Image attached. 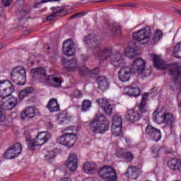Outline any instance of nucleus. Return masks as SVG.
I'll use <instances>...</instances> for the list:
<instances>
[{"label": "nucleus", "mask_w": 181, "mask_h": 181, "mask_svg": "<svg viewBox=\"0 0 181 181\" xmlns=\"http://www.w3.org/2000/svg\"><path fill=\"white\" fill-rule=\"evenodd\" d=\"M89 128L93 134H104L110 129V122L104 115H96L89 122Z\"/></svg>", "instance_id": "f03ea898"}, {"label": "nucleus", "mask_w": 181, "mask_h": 181, "mask_svg": "<svg viewBox=\"0 0 181 181\" xmlns=\"http://www.w3.org/2000/svg\"><path fill=\"white\" fill-rule=\"evenodd\" d=\"M112 32L117 36H119L122 32L121 27L120 26L113 27Z\"/></svg>", "instance_id": "09e8293b"}, {"label": "nucleus", "mask_w": 181, "mask_h": 181, "mask_svg": "<svg viewBox=\"0 0 181 181\" xmlns=\"http://www.w3.org/2000/svg\"><path fill=\"white\" fill-rule=\"evenodd\" d=\"M69 161L66 163V166L71 172H76L77 170V166L78 165V158L74 153L69 154Z\"/></svg>", "instance_id": "f3484780"}, {"label": "nucleus", "mask_w": 181, "mask_h": 181, "mask_svg": "<svg viewBox=\"0 0 181 181\" xmlns=\"http://www.w3.org/2000/svg\"><path fill=\"white\" fill-rule=\"evenodd\" d=\"M96 169H98V166L94 163L87 161L83 164V170L85 173L93 175V173L95 172Z\"/></svg>", "instance_id": "7c9ffc66"}, {"label": "nucleus", "mask_w": 181, "mask_h": 181, "mask_svg": "<svg viewBox=\"0 0 181 181\" xmlns=\"http://www.w3.org/2000/svg\"><path fill=\"white\" fill-rule=\"evenodd\" d=\"M87 15V12L86 11H82V12H78V13H76L72 16H71L69 19H76L77 18H81V16H84Z\"/></svg>", "instance_id": "49530a36"}, {"label": "nucleus", "mask_w": 181, "mask_h": 181, "mask_svg": "<svg viewBox=\"0 0 181 181\" xmlns=\"http://www.w3.org/2000/svg\"><path fill=\"white\" fill-rule=\"evenodd\" d=\"M131 74H132V69L131 67L127 66H121L119 71H118L119 79L123 83L129 81Z\"/></svg>", "instance_id": "f8f14e48"}, {"label": "nucleus", "mask_w": 181, "mask_h": 181, "mask_svg": "<svg viewBox=\"0 0 181 181\" xmlns=\"http://www.w3.org/2000/svg\"><path fill=\"white\" fill-rule=\"evenodd\" d=\"M126 6H130L132 8H134V6H135V4L130 3L129 4H127Z\"/></svg>", "instance_id": "864d4df0"}, {"label": "nucleus", "mask_w": 181, "mask_h": 181, "mask_svg": "<svg viewBox=\"0 0 181 181\" xmlns=\"http://www.w3.org/2000/svg\"><path fill=\"white\" fill-rule=\"evenodd\" d=\"M138 168H136L135 166H133L127 170L126 175L129 176V179L135 180L138 179Z\"/></svg>", "instance_id": "473e14b6"}, {"label": "nucleus", "mask_w": 181, "mask_h": 181, "mask_svg": "<svg viewBox=\"0 0 181 181\" xmlns=\"http://www.w3.org/2000/svg\"><path fill=\"white\" fill-rule=\"evenodd\" d=\"M180 142H181V135H180Z\"/></svg>", "instance_id": "e2e57ef3"}, {"label": "nucleus", "mask_w": 181, "mask_h": 181, "mask_svg": "<svg viewBox=\"0 0 181 181\" xmlns=\"http://www.w3.org/2000/svg\"><path fill=\"white\" fill-rule=\"evenodd\" d=\"M33 81L36 83H46L47 71L44 67H36L31 69Z\"/></svg>", "instance_id": "0eeeda50"}, {"label": "nucleus", "mask_w": 181, "mask_h": 181, "mask_svg": "<svg viewBox=\"0 0 181 181\" xmlns=\"http://www.w3.org/2000/svg\"><path fill=\"white\" fill-rule=\"evenodd\" d=\"M47 108L50 112H57L60 111V105L57 103V99L51 98L47 103Z\"/></svg>", "instance_id": "bb28decb"}, {"label": "nucleus", "mask_w": 181, "mask_h": 181, "mask_svg": "<svg viewBox=\"0 0 181 181\" xmlns=\"http://www.w3.org/2000/svg\"><path fill=\"white\" fill-rule=\"evenodd\" d=\"M47 2H50V0H42L41 4H46Z\"/></svg>", "instance_id": "5fc2aeb1"}, {"label": "nucleus", "mask_w": 181, "mask_h": 181, "mask_svg": "<svg viewBox=\"0 0 181 181\" xmlns=\"http://www.w3.org/2000/svg\"><path fill=\"white\" fill-rule=\"evenodd\" d=\"M77 141V134L73 133L64 134L59 137L57 138V143L60 145H64L67 148H72L74 146Z\"/></svg>", "instance_id": "423d86ee"}, {"label": "nucleus", "mask_w": 181, "mask_h": 181, "mask_svg": "<svg viewBox=\"0 0 181 181\" xmlns=\"http://www.w3.org/2000/svg\"><path fill=\"white\" fill-rule=\"evenodd\" d=\"M52 138V134L49 132H40L34 139L37 146H42L45 145Z\"/></svg>", "instance_id": "dca6fc26"}, {"label": "nucleus", "mask_w": 181, "mask_h": 181, "mask_svg": "<svg viewBox=\"0 0 181 181\" xmlns=\"http://www.w3.org/2000/svg\"><path fill=\"white\" fill-rule=\"evenodd\" d=\"M151 36L152 31H151V27L149 26H146V28L132 33L133 39L137 42H141L143 45L148 43V42L151 40Z\"/></svg>", "instance_id": "20e7f679"}, {"label": "nucleus", "mask_w": 181, "mask_h": 181, "mask_svg": "<svg viewBox=\"0 0 181 181\" xmlns=\"http://www.w3.org/2000/svg\"><path fill=\"white\" fill-rule=\"evenodd\" d=\"M99 2H104V1H99Z\"/></svg>", "instance_id": "0e129e2a"}, {"label": "nucleus", "mask_w": 181, "mask_h": 181, "mask_svg": "<svg viewBox=\"0 0 181 181\" xmlns=\"http://www.w3.org/2000/svg\"><path fill=\"white\" fill-rule=\"evenodd\" d=\"M40 4H42V3H37V4L34 5V8H37V6L40 5Z\"/></svg>", "instance_id": "4d7b16f0"}, {"label": "nucleus", "mask_w": 181, "mask_h": 181, "mask_svg": "<svg viewBox=\"0 0 181 181\" xmlns=\"http://www.w3.org/2000/svg\"><path fill=\"white\" fill-rule=\"evenodd\" d=\"M56 158V152L54 151H48L45 153V160L49 163H53Z\"/></svg>", "instance_id": "c9c22d12"}, {"label": "nucleus", "mask_w": 181, "mask_h": 181, "mask_svg": "<svg viewBox=\"0 0 181 181\" xmlns=\"http://www.w3.org/2000/svg\"><path fill=\"white\" fill-rule=\"evenodd\" d=\"M25 32H29V30H25Z\"/></svg>", "instance_id": "69168bd1"}, {"label": "nucleus", "mask_w": 181, "mask_h": 181, "mask_svg": "<svg viewBox=\"0 0 181 181\" xmlns=\"http://www.w3.org/2000/svg\"><path fill=\"white\" fill-rule=\"evenodd\" d=\"M160 151H162V148L160 147H153L152 153L153 158H158L159 156V154L160 153Z\"/></svg>", "instance_id": "a18cd8bd"}, {"label": "nucleus", "mask_w": 181, "mask_h": 181, "mask_svg": "<svg viewBox=\"0 0 181 181\" xmlns=\"http://www.w3.org/2000/svg\"><path fill=\"white\" fill-rule=\"evenodd\" d=\"M112 127H122V117L118 115L113 117Z\"/></svg>", "instance_id": "ea45409f"}, {"label": "nucleus", "mask_w": 181, "mask_h": 181, "mask_svg": "<svg viewBox=\"0 0 181 181\" xmlns=\"http://www.w3.org/2000/svg\"><path fill=\"white\" fill-rule=\"evenodd\" d=\"M4 48V44H0V50H2Z\"/></svg>", "instance_id": "13d9d810"}, {"label": "nucleus", "mask_w": 181, "mask_h": 181, "mask_svg": "<svg viewBox=\"0 0 181 181\" xmlns=\"http://www.w3.org/2000/svg\"><path fill=\"white\" fill-rule=\"evenodd\" d=\"M152 62L158 70L168 69V74L175 86L176 90L181 91V64L177 63L166 65L165 62L156 54H153Z\"/></svg>", "instance_id": "f257e3e1"}, {"label": "nucleus", "mask_w": 181, "mask_h": 181, "mask_svg": "<svg viewBox=\"0 0 181 181\" xmlns=\"http://www.w3.org/2000/svg\"><path fill=\"white\" fill-rule=\"evenodd\" d=\"M96 103L106 115H111L112 114V106L107 100L98 98Z\"/></svg>", "instance_id": "ddd939ff"}, {"label": "nucleus", "mask_w": 181, "mask_h": 181, "mask_svg": "<svg viewBox=\"0 0 181 181\" xmlns=\"http://www.w3.org/2000/svg\"><path fill=\"white\" fill-rule=\"evenodd\" d=\"M92 107L91 100L86 99L82 102L81 111L82 112H87V111H90Z\"/></svg>", "instance_id": "e433bc0d"}, {"label": "nucleus", "mask_w": 181, "mask_h": 181, "mask_svg": "<svg viewBox=\"0 0 181 181\" xmlns=\"http://www.w3.org/2000/svg\"><path fill=\"white\" fill-rule=\"evenodd\" d=\"M100 177L105 181H117V173L115 169L110 165L103 166L98 172Z\"/></svg>", "instance_id": "39448f33"}, {"label": "nucleus", "mask_w": 181, "mask_h": 181, "mask_svg": "<svg viewBox=\"0 0 181 181\" xmlns=\"http://www.w3.org/2000/svg\"><path fill=\"white\" fill-rule=\"evenodd\" d=\"M162 36H163V33L160 30H156L152 37V40L153 42H159L160 39H162Z\"/></svg>", "instance_id": "37998d69"}, {"label": "nucleus", "mask_w": 181, "mask_h": 181, "mask_svg": "<svg viewBox=\"0 0 181 181\" xmlns=\"http://www.w3.org/2000/svg\"><path fill=\"white\" fill-rule=\"evenodd\" d=\"M122 132V126H112V135L114 136H119Z\"/></svg>", "instance_id": "a19ab883"}, {"label": "nucleus", "mask_w": 181, "mask_h": 181, "mask_svg": "<svg viewBox=\"0 0 181 181\" xmlns=\"http://www.w3.org/2000/svg\"><path fill=\"white\" fill-rule=\"evenodd\" d=\"M146 71H148V73H147V74L145 75V76H150V75H151V70L147 69Z\"/></svg>", "instance_id": "6e6d98bb"}, {"label": "nucleus", "mask_w": 181, "mask_h": 181, "mask_svg": "<svg viewBox=\"0 0 181 181\" xmlns=\"http://www.w3.org/2000/svg\"><path fill=\"white\" fill-rule=\"evenodd\" d=\"M125 94L132 97H139L141 95V89L136 84L132 83L130 86L125 88Z\"/></svg>", "instance_id": "412c9836"}, {"label": "nucleus", "mask_w": 181, "mask_h": 181, "mask_svg": "<svg viewBox=\"0 0 181 181\" xmlns=\"http://www.w3.org/2000/svg\"><path fill=\"white\" fill-rule=\"evenodd\" d=\"M112 54V49L110 47L104 48L100 53L99 57L100 60H107L109 57H111Z\"/></svg>", "instance_id": "2f4dec72"}, {"label": "nucleus", "mask_w": 181, "mask_h": 181, "mask_svg": "<svg viewBox=\"0 0 181 181\" xmlns=\"http://www.w3.org/2000/svg\"><path fill=\"white\" fill-rule=\"evenodd\" d=\"M15 91V88L11 81H0V98H6Z\"/></svg>", "instance_id": "6e6552de"}, {"label": "nucleus", "mask_w": 181, "mask_h": 181, "mask_svg": "<svg viewBox=\"0 0 181 181\" xmlns=\"http://www.w3.org/2000/svg\"><path fill=\"white\" fill-rule=\"evenodd\" d=\"M16 104H18V98L13 97L12 100L3 103L2 105H0V119L4 116L2 113V110L4 111H11V110H13L15 107H16Z\"/></svg>", "instance_id": "4468645a"}, {"label": "nucleus", "mask_w": 181, "mask_h": 181, "mask_svg": "<svg viewBox=\"0 0 181 181\" xmlns=\"http://www.w3.org/2000/svg\"><path fill=\"white\" fill-rule=\"evenodd\" d=\"M134 54H136V50H134Z\"/></svg>", "instance_id": "052dcab7"}, {"label": "nucleus", "mask_w": 181, "mask_h": 181, "mask_svg": "<svg viewBox=\"0 0 181 181\" xmlns=\"http://www.w3.org/2000/svg\"><path fill=\"white\" fill-rule=\"evenodd\" d=\"M130 59H134V56L130 57Z\"/></svg>", "instance_id": "680f3d73"}, {"label": "nucleus", "mask_w": 181, "mask_h": 181, "mask_svg": "<svg viewBox=\"0 0 181 181\" xmlns=\"http://www.w3.org/2000/svg\"><path fill=\"white\" fill-rule=\"evenodd\" d=\"M84 42L89 45V47L94 49V47H97L100 42L97 40L93 34H88L84 38Z\"/></svg>", "instance_id": "c756f323"}, {"label": "nucleus", "mask_w": 181, "mask_h": 181, "mask_svg": "<svg viewBox=\"0 0 181 181\" xmlns=\"http://www.w3.org/2000/svg\"><path fill=\"white\" fill-rule=\"evenodd\" d=\"M71 95L75 98H81L83 96V92L78 89H76L72 92Z\"/></svg>", "instance_id": "de8ad7c7"}, {"label": "nucleus", "mask_w": 181, "mask_h": 181, "mask_svg": "<svg viewBox=\"0 0 181 181\" xmlns=\"http://www.w3.org/2000/svg\"><path fill=\"white\" fill-rule=\"evenodd\" d=\"M110 63L114 66V67H115V69H118V67H122L121 66H122L125 62L124 61V59H122V55L117 53L112 55L110 59Z\"/></svg>", "instance_id": "b1692460"}, {"label": "nucleus", "mask_w": 181, "mask_h": 181, "mask_svg": "<svg viewBox=\"0 0 181 181\" xmlns=\"http://www.w3.org/2000/svg\"><path fill=\"white\" fill-rule=\"evenodd\" d=\"M62 53L65 56L70 57L76 54V48L74 47V41L71 39L66 40L62 45Z\"/></svg>", "instance_id": "9b49d317"}, {"label": "nucleus", "mask_w": 181, "mask_h": 181, "mask_svg": "<svg viewBox=\"0 0 181 181\" xmlns=\"http://www.w3.org/2000/svg\"><path fill=\"white\" fill-rule=\"evenodd\" d=\"M125 118L129 122H137V121L141 119V115L137 111H135V110H130L127 111Z\"/></svg>", "instance_id": "4be33fe9"}, {"label": "nucleus", "mask_w": 181, "mask_h": 181, "mask_svg": "<svg viewBox=\"0 0 181 181\" xmlns=\"http://www.w3.org/2000/svg\"><path fill=\"white\" fill-rule=\"evenodd\" d=\"M21 152L22 144L16 143L6 151L4 158L6 159H15V158H18L21 155Z\"/></svg>", "instance_id": "1a4fd4ad"}, {"label": "nucleus", "mask_w": 181, "mask_h": 181, "mask_svg": "<svg viewBox=\"0 0 181 181\" xmlns=\"http://www.w3.org/2000/svg\"><path fill=\"white\" fill-rule=\"evenodd\" d=\"M59 119H66L67 117L66 116H64L63 115H61L59 116Z\"/></svg>", "instance_id": "603ef678"}, {"label": "nucleus", "mask_w": 181, "mask_h": 181, "mask_svg": "<svg viewBox=\"0 0 181 181\" xmlns=\"http://www.w3.org/2000/svg\"><path fill=\"white\" fill-rule=\"evenodd\" d=\"M53 13H57V16H66L69 12L62 7L52 8Z\"/></svg>", "instance_id": "58836bf2"}, {"label": "nucleus", "mask_w": 181, "mask_h": 181, "mask_svg": "<svg viewBox=\"0 0 181 181\" xmlns=\"http://www.w3.org/2000/svg\"><path fill=\"white\" fill-rule=\"evenodd\" d=\"M25 142H26L28 148L30 149V151H35L36 146H37V144L35 139L32 140L30 137H26Z\"/></svg>", "instance_id": "4c0bfd02"}, {"label": "nucleus", "mask_w": 181, "mask_h": 181, "mask_svg": "<svg viewBox=\"0 0 181 181\" xmlns=\"http://www.w3.org/2000/svg\"><path fill=\"white\" fill-rule=\"evenodd\" d=\"M2 4L4 6H9L11 5V1L10 0H2Z\"/></svg>", "instance_id": "3c124183"}, {"label": "nucleus", "mask_w": 181, "mask_h": 181, "mask_svg": "<svg viewBox=\"0 0 181 181\" xmlns=\"http://www.w3.org/2000/svg\"><path fill=\"white\" fill-rule=\"evenodd\" d=\"M130 52H132V49H130Z\"/></svg>", "instance_id": "338daca9"}, {"label": "nucleus", "mask_w": 181, "mask_h": 181, "mask_svg": "<svg viewBox=\"0 0 181 181\" xmlns=\"http://www.w3.org/2000/svg\"><path fill=\"white\" fill-rule=\"evenodd\" d=\"M149 98V93H144L141 95V100L139 105V110L141 114H146L148 112V99Z\"/></svg>", "instance_id": "aec40b11"}, {"label": "nucleus", "mask_w": 181, "mask_h": 181, "mask_svg": "<svg viewBox=\"0 0 181 181\" xmlns=\"http://www.w3.org/2000/svg\"><path fill=\"white\" fill-rule=\"evenodd\" d=\"M122 158L126 159L127 162H132L134 160V154L131 153V152H127L122 156Z\"/></svg>", "instance_id": "c03bdc74"}, {"label": "nucleus", "mask_w": 181, "mask_h": 181, "mask_svg": "<svg viewBox=\"0 0 181 181\" xmlns=\"http://www.w3.org/2000/svg\"><path fill=\"white\" fill-rule=\"evenodd\" d=\"M35 115H36L35 107L30 106L26 107L25 110L21 113V118L23 120L26 118H34Z\"/></svg>", "instance_id": "c85d7f7f"}, {"label": "nucleus", "mask_w": 181, "mask_h": 181, "mask_svg": "<svg viewBox=\"0 0 181 181\" xmlns=\"http://www.w3.org/2000/svg\"><path fill=\"white\" fill-rule=\"evenodd\" d=\"M64 69L68 70V71H76V70H77V68L78 67V66L77 65V59H72L65 61L64 62Z\"/></svg>", "instance_id": "a878e982"}, {"label": "nucleus", "mask_w": 181, "mask_h": 181, "mask_svg": "<svg viewBox=\"0 0 181 181\" xmlns=\"http://www.w3.org/2000/svg\"><path fill=\"white\" fill-rule=\"evenodd\" d=\"M146 66V61L142 58H137L132 64V69L137 74H142L145 71V66Z\"/></svg>", "instance_id": "2eb2a0df"}, {"label": "nucleus", "mask_w": 181, "mask_h": 181, "mask_svg": "<svg viewBox=\"0 0 181 181\" xmlns=\"http://www.w3.org/2000/svg\"><path fill=\"white\" fill-rule=\"evenodd\" d=\"M100 67H95L92 70L88 69V68L86 66H83L79 69L78 74L82 77L84 76H90V77H95V76H98L100 74Z\"/></svg>", "instance_id": "a211bd4d"}, {"label": "nucleus", "mask_w": 181, "mask_h": 181, "mask_svg": "<svg viewBox=\"0 0 181 181\" xmlns=\"http://www.w3.org/2000/svg\"><path fill=\"white\" fill-rule=\"evenodd\" d=\"M153 119L157 124H163V122H165V113L160 115H159V112H158V111L153 112Z\"/></svg>", "instance_id": "f704fd0d"}, {"label": "nucleus", "mask_w": 181, "mask_h": 181, "mask_svg": "<svg viewBox=\"0 0 181 181\" xmlns=\"http://www.w3.org/2000/svg\"><path fill=\"white\" fill-rule=\"evenodd\" d=\"M11 80L18 86H23L26 82V71L22 66H16L12 69Z\"/></svg>", "instance_id": "7ed1b4c3"}, {"label": "nucleus", "mask_w": 181, "mask_h": 181, "mask_svg": "<svg viewBox=\"0 0 181 181\" xmlns=\"http://www.w3.org/2000/svg\"><path fill=\"white\" fill-rule=\"evenodd\" d=\"M33 93V88H25V89L20 91L18 94V98L20 100H23L25 97H28V95H30Z\"/></svg>", "instance_id": "72a5a7b5"}, {"label": "nucleus", "mask_w": 181, "mask_h": 181, "mask_svg": "<svg viewBox=\"0 0 181 181\" xmlns=\"http://www.w3.org/2000/svg\"><path fill=\"white\" fill-rule=\"evenodd\" d=\"M47 50H50V47H47Z\"/></svg>", "instance_id": "bf43d9fd"}, {"label": "nucleus", "mask_w": 181, "mask_h": 181, "mask_svg": "<svg viewBox=\"0 0 181 181\" xmlns=\"http://www.w3.org/2000/svg\"><path fill=\"white\" fill-rule=\"evenodd\" d=\"M164 124L169 128H173L176 124V118L170 112L164 113Z\"/></svg>", "instance_id": "393cba45"}, {"label": "nucleus", "mask_w": 181, "mask_h": 181, "mask_svg": "<svg viewBox=\"0 0 181 181\" xmlns=\"http://www.w3.org/2000/svg\"><path fill=\"white\" fill-rule=\"evenodd\" d=\"M97 83L98 88L101 90V91H107L110 88V82H108L107 77L104 76H98Z\"/></svg>", "instance_id": "5701e85b"}, {"label": "nucleus", "mask_w": 181, "mask_h": 181, "mask_svg": "<svg viewBox=\"0 0 181 181\" xmlns=\"http://www.w3.org/2000/svg\"><path fill=\"white\" fill-rule=\"evenodd\" d=\"M46 83L49 84V86H51V87L60 88L63 83V78H62V77H56L54 75H49L47 78Z\"/></svg>", "instance_id": "6ab92c4d"}, {"label": "nucleus", "mask_w": 181, "mask_h": 181, "mask_svg": "<svg viewBox=\"0 0 181 181\" xmlns=\"http://www.w3.org/2000/svg\"><path fill=\"white\" fill-rule=\"evenodd\" d=\"M81 1H85V0H81Z\"/></svg>", "instance_id": "774afa93"}, {"label": "nucleus", "mask_w": 181, "mask_h": 181, "mask_svg": "<svg viewBox=\"0 0 181 181\" xmlns=\"http://www.w3.org/2000/svg\"><path fill=\"white\" fill-rule=\"evenodd\" d=\"M57 16V14L53 13V11H52V14H51L47 17V21H53V19H54V18H56Z\"/></svg>", "instance_id": "8fccbe9b"}, {"label": "nucleus", "mask_w": 181, "mask_h": 181, "mask_svg": "<svg viewBox=\"0 0 181 181\" xmlns=\"http://www.w3.org/2000/svg\"><path fill=\"white\" fill-rule=\"evenodd\" d=\"M168 166L171 170H175L181 173V160L177 158H172L168 160Z\"/></svg>", "instance_id": "cd10ccee"}, {"label": "nucleus", "mask_w": 181, "mask_h": 181, "mask_svg": "<svg viewBox=\"0 0 181 181\" xmlns=\"http://www.w3.org/2000/svg\"><path fill=\"white\" fill-rule=\"evenodd\" d=\"M173 55L177 59H181V42L177 44L173 50Z\"/></svg>", "instance_id": "79ce46f5"}, {"label": "nucleus", "mask_w": 181, "mask_h": 181, "mask_svg": "<svg viewBox=\"0 0 181 181\" xmlns=\"http://www.w3.org/2000/svg\"><path fill=\"white\" fill-rule=\"evenodd\" d=\"M146 135H147L151 141H154L155 142L160 141V138H162L160 130L156 129L152 124H148L146 127Z\"/></svg>", "instance_id": "9d476101"}]
</instances>
